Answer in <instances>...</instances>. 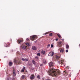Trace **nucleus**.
<instances>
[{
  "mask_svg": "<svg viewBox=\"0 0 80 80\" xmlns=\"http://www.w3.org/2000/svg\"><path fill=\"white\" fill-rule=\"evenodd\" d=\"M49 73L50 75L52 77H57L60 75V71L58 69L51 68L49 69Z\"/></svg>",
  "mask_w": 80,
  "mask_h": 80,
  "instance_id": "1",
  "label": "nucleus"
},
{
  "mask_svg": "<svg viewBox=\"0 0 80 80\" xmlns=\"http://www.w3.org/2000/svg\"><path fill=\"white\" fill-rule=\"evenodd\" d=\"M37 38V36L36 35H34L30 37V40H32V41L36 40Z\"/></svg>",
  "mask_w": 80,
  "mask_h": 80,
  "instance_id": "2",
  "label": "nucleus"
},
{
  "mask_svg": "<svg viewBox=\"0 0 80 80\" xmlns=\"http://www.w3.org/2000/svg\"><path fill=\"white\" fill-rule=\"evenodd\" d=\"M22 42H23V39H18L17 40V42L18 43H22Z\"/></svg>",
  "mask_w": 80,
  "mask_h": 80,
  "instance_id": "3",
  "label": "nucleus"
},
{
  "mask_svg": "<svg viewBox=\"0 0 80 80\" xmlns=\"http://www.w3.org/2000/svg\"><path fill=\"white\" fill-rule=\"evenodd\" d=\"M21 60L24 62H27L29 60L28 58H22Z\"/></svg>",
  "mask_w": 80,
  "mask_h": 80,
  "instance_id": "4",
  "label": "nucleus"
},
{
  "mask_svg": "<svg viewBox=\"0 0 80 80\" xmlns=\"http://www.w3.org/2000/svg\"><path fill=\"white\" fill-rule=\"evenodd\" d=\"M53 62H50L49 63V66L50 67H53Z\"/></svg>",
  "mask_w": 80,
  "mask_h": 80,
  "instance_id": "5",
  "label": "nucleus"
},
{
  "mask_svg": "<svg viewBox=\"0 0 80 80\" xmlns=\"http://www.w3.org/2000/svg\"><path fill=\"white\" fill-rule=\"evenodd\" d=\"M10 44H7L6 43L4 45V46L5 47H10Z\"/></svg>",
  "mask_w": 80,
  "mask_h": 80,
  "instance_id": "6",
  "label": "nucleus"
},
{
  "mask_svg": "<svg viewBox=\"0 0 80 80\" xmlns=\"http://www.w3.org/2000/svg\"><path fill=\"white\" fill-rule=\"evenodd\" d=\"M32 49L34 50H37V48L35 46H32Z\"/></svg>",
  "mask_w": 80,
  "mask_h": 80,
  "instance_id": "7",
  "label": "nucleus"
},
{
  "mask_svg": "<svg viewBox=\"0 0 80 80\" xmlns=\"http://www.w3.org/2000/svg\"><path fill=\"white\" fill-rule=\"evenodd\" d=\"M17 65H20V63H21V62H20V61L18 60L17 61V62H16Z\"/></svg>",
  "mask_w": 80,
  "mask_h": 80,
  "instance_id": "8",
  "label": "nucleus"
},
{
  "mask_svg": "<svg viewBox=\"0 0 80 80\" xmlns=\"http://www.w3.org/2000/svg\"><path fill=\"white\" fill-rule=\"evenodd\" d=\"M41 53L42 55H45V51L43 50L41 52Z\"/></svg>",
  "mask_w": 80,
  "mask_h": 80,
  "instance_id": "9",
  "label": "nucleus"
},
{
  "mask_svg": "<svg viewBox=\"0 0 80 80\" xmlns=\"http://www.w3.org/2000/svg\"><path fill=\"white\" fill-rule=\"evenodd\" d=\"M66 48L67 49H69V45L68 44H67L66 46Z\"/></svg>",
  "mask_w": 80,
  "mask_h": 80,
  "instance_id": "10",
  "label": "nucleus"
},
{
  "mask_svg": "<svg viewBox=\"0 0 80 80\" xmlns=\"http://www.w3.org/2000/svg\"><path fill=\"white\" fill-rule=\"evenodd\" d=\"M13 75H14V76H16L17 74L15 73V70H14L13 71Z\"/></svg>",
  "mask_w": 80,
  "mask_h": 80,
  "instance_id": "11",
  "label": "nucleus"
},
{
  "mask_svg": "<svg viewBox=\"0 0 80 80\" xmlns=\"http://www.w3.org/2000/svg\"><path fill=\"white\" fill-rule=\"evenodd\" d=\"M12 63L11 62H9V66H12Z\"/></svg>",
  "mask_w": 80,
  "mask_h": 80,
  "instance_id": "12",
  "label": "nucleus"
},
{
  "mask_svg": "<svg viewBox=\"0 0 80 80\" xmlns=\"http://www.w3.org/2000/svg\"><path fill=\"white\" fill-rule=\"evenodd\" d=\"M35 78V76H31L30 77V79H31V80H33Z\"/></svg>",
  "mask_w": 80,
  "mask_h": 80,
  "instance_id": "13",
  "label": "nucleus"
},
{
  "mask_svg": "<svg viewBox=\"0 0 80 80\" xmlns=\"http://www.w3.org/2000/svg\"><path fill=\"white\" fill-rule=\"evenodd\" d=\"M64 52V49H62L61 50H60V52H61L62 53L63 52Z\"/></svg>",
  "mask_w": 80,
  "mask_h": 80,
  "instance_id": "14",
  "label": "nucleus"
},
{
  "mask_svg": "<svg viewBox=\"0 0 80 80\" xmlns=\"http://www.w3.org/2000/svg\"><path fill=\"white\" fill-rule=\"evenodd\" d=\"M22 49H24V50H25L26 49V46H23L22 47Z\"/></svg>",
  "mask_w": 80,
  "mask_h": 80,
  "instance_id": "15",
  "label": "nucleus"
},
{
  "mask_svg": "<svg viewBox=\"0 0 80 80\" xmlns=\"http://www.w3.org/2000/svg\"><path fill=\"white\" fill-rule=\"evenodd\" d=\"M32 63L33 64H35L36 63V62H35V61H34V60H32Z\"/></svg>",
  "mask_w": 80,
  "mask_h": 80,
  "instance_id": "16",
  "label": "nucleus"
},
{
  "mask_svg": "<svg viewBox=\"0 0 80 80\" xmlns=\"http://www.w3.org/2000/svg\"><path fill=\"white\" fill-rule=\"evenodd\" d=\"M26 45H28V47H29V46H30V44H29V43H28V42L26 43Z\"/></svg>",
  "mask_w": 80,
  "mask_h": 80,
  "instance_id": "17",
  "label": "nucleus"
},
{
  "mask_svg": "<svg viewBox=\"0 0 80 80\" xmlns=\"http://www.w3.org/2000/svg\"><path fill=\"white\" fill-rule=\"evenodd\" d=\"M56 59H58L60 58V57L58 56H56Z\"/></svg>",
  "mask_w": 80,
  "mask_h": 80,
  "instance_id": "18",
  "label": "nucleus"
},
{
  "mask_svg": "<svg viewBox=\"0 0 80 80\" xmlns=\"http://www.w3.org/2000/svg\"><path fill=\"white\" fill-rule=\"evenodd\" d=\"M43 62L44 63H45V64H46V63H47V62H46V61L45 60H43Z\"/></svg>",
  "mask_w": 80,
  "mask_h": 80,
  "instance_id": "19",
  "label": "nucleus"
},
{
  "mask_svg": "<svg viewBox=\"0 0 80 80\" xmlns=\"http://www.w3.org/2000/svg\"><path fill=\"white\" fill-rule=\"evenodd\" d=\"M57 35L58 36V37L59 38H60L61 37V36L60 35V34H59V33H58L57 34Z\"/></svg>",
  "mask_w": 80,
  "mask_h": 80,
  "instance_id": "20",
  "label": "nucleus"
},
{
  "mask_svg": "<svg viewBox=\"0 0 80 80\" xmlns=\"http://www.w3.org/2000/svg\"><path fill=\"white\" fill-rule=\"evenodd\" d=\"M54 52H52L51 57H52V56H53V55H54Z\"/></svg>",
  "mask_w": 80,
  "mask_h": 80,
  "instance_id": "21",
  "label": "nucleus"
},
{
  "mask_svg": "<svg viewBox=\"0 0 80 80\" xmlns=\"http://www.w3.org/2000/svg\"><path fill=\"white\" fill-rule=\"evenodd\" d=\"M37 78L38 79H40V75H38L37 76Z\"/></svg>",
  "mask_w": 80,
  "mask_h": 80,
  "instance_id": "22",
  "label": "nucleus"
},
{
  "mask_svg": "<svg viewBox=\"0 0 80 80\" xmlns=\"http://www.w3.org/2000/svg\"><path fill=\"white\" fill-rule=\"evenodd\" d=\"M47 47H48L47 48H49V47H50V44H48V45L47 46Z\"/></svg>",
  "mask_w": 80,
  "mask_h": 80,
  "instance_id": "23",
  "label": "nucleus"
},
{
  "mask_svg": "<svg viewBox=\"0 0 80 80\" xmlns=\"http://www.w3.org/2000/svg\"><path fill=\"white\" fill-rule=\"evenodd\" d=\"M22 79H24V78H25V76H24V75H22Z\"/></svg>",
  "mask_w": 80,
  "mask_h": 80,
  "instance_id": "24",
  "label": "nucleus"
},
{
  "mask_svg": "<svg viewBox=\"0 0 80 80\" xmlns=\"http://www.w3.org/2000/svg\"><path fill=\"white\" fill-rule=\"evenodd\" d=\"M61 63H62V64H63V63H64V61H63V60H61Z\"/></svg>",
  "mask_w": 80,
  "mask_h": 80,
  "instance_id": "25",
  "label": "nucleus"
},
{
  "mask_svg": "<svg viewBox=\"0 0 80 80\" xmlns=\"http://www.w3.org/2000/svg\"><path fill=\"white\" fill-rule=\"evenodd\" d=\"M25 72L24 69H22L21 71V72Z\"/></svg>",
  "mask_w": 80,
  "mask_h": 80,
  "instance_id": "26",
  "label": "nucleus"
},
{
  "mask_svg": "<svg viewBox=\"0 0 80 80\" xmlns=\"http://www.w3.org/2000/svg\"><path fill=\"white\" fill-rule=\"evenodd\" d=\"M62 44V42L60 41L58 42V44L59 45H60V44Z\"/></svg>",
  "mask_w": 80,
  "mask_h": 80,
  "instance_id": "27",
  "label": "nucleus"
},
{
  "mask_svg": "<svg viewBox=\"0 0 80 80\" xmlns=\"http://www.w3.org/2000/svg\"><path fill=\"white\" fill-rule=\"evenodd\" d=\"M51 54H52L51 52H49L48 54V56H52V55H51Z\"/></svg>",
  "mask_w": 80,
  "mask_h": 80,
  "instance_id": "28",
  "label": "nucleus"
},
{
  "mask_svg": "<svg viewBox=\"0 0 80 80\" xmlns=\"http://www.w3.org/2000/svg\"><path fill=\"white\" fill-rule=\"evenodd\" d=\"M37 55H38V56H40V53H38V54H37Z\"/></svg>",
  "mask_w": 80,
  "mask_h": 80,
  "instance_id": "29",
  "label": "nucleus"
},
{
  "mask_svg": "<svg viewBox=\"0 0 80 80\" xmlns=\"http://www.w3.org/2000/svg\"><path fill=\"white\" fill-rule=\"evenodd\" d=\"M35 58H36V59H38V56H36L35 57Z\"/></svg>",
  "mask_w": 80,
  "mask_h": 80,
  "instance_id": "30",
  "label": "nucleus"
},
{
  "mask_svg": "<svg viewBox=\"0 0 80 80\" xmlns=\"http://www.w3.org/2000/svg\"><path fill=\"white\" fill-rule=\"evenodd\" d=\"M53 45L52 44L51 45V48H53Z\"/></svg>",
  "mask_w": 80,
  "mask_h": 80,
  "instance_id": "31",
  "label": "nucleus"
},
{
  "mask_svg": "<svg viewBox=\"0 0 80 80\" xmlns=\"http://www.w3.org/2000/svg\"><path fill=\"white\" fill-rule=\"evenodd\" d=\"M52 33H50V34H49V36H52Z\"/></svg>",
  "mask_w": 80,
  "mask_h": 80,
  "instance_id": "32",
  "label": "nucleus"
},
{
  "mask_svg": "<svg viewBox=\"0 0 80 80\" xmlns=\"http://www.w3.org/2000/svg\"><path fill=\"white\" fill-rule=\"evenodd\" d=\"M48 33H49V32H46V33H45V35H47V34H48Z\"/></svg>",
  "mask_w": 80,
  "mask_h": 80,
  "instance_id": "33",
  "label": "nucleus"
},
{
  "mask_svg": "<svg viewBox=\"0 0 80 80\" xmlns=\"http://www.w3.org/2000/svg\"><path fill=\"white\" fill-rule=\"evenodd\" d=\"M68 52V49H67L66 50V52L67 53V52Z\"/></svg>",
  "mask_w": 80,
  "mask_h": 80,
  "instance_id": "34",
  "label": "nucleus"
},
{
  "mask_svg": "<svg viewBox=\"0 0 80 80\" xmlns=\"http://www.w3.org/2000/svg\"><path fill=\"white\" fill-rule=\"evenodd\" d=\"M15 78H12V80H15Z\"/></svg>",
  "mask_w": 80,
  "mask_h": 80,
  "instance_id": "35",
  "label": "nucleus"
},
{
  "mask_svg": "<svg viewBox=\"0 0 80 80\" xmlns=\"http://www.w3.org/2000/svg\"><path fill=\"white\" fill-rule=\"evenodd\" d=\"M25 67H23V68H22V69L23 70H25Z\"/></svg>",
  "mask_w": 80,
  "mask_h": 80,
  "instance_id": "36",
  "label": "nucleus"
},
{
  "mask_svg": "<svg viewBox=\"0 0 80 80\" xmlns=\"http://www.w3.org/2000/svg\"><path fill=\"white\" fill-rule=\"evenodd\" d=\"M26 40L28 41V40H29V39H28V38H27L26 39Z\"/></svg>",
  "mask_w": 80,
  "mask_h": 80,
  "instance_id": "37",
  "label": "nucleus"
},
{
  "mask_svg": "<svg viewBox=\"0 0 80 80\" xmlns=\"http://www.w3.org/2000/svg\"><path fill=\"white\" fill-rule=\"evenodd\" d=\"M56 41H58V38H57L56 40Z\"/></svg>",
  "mask_w": 80,
  "mask_h": 80,
  "instance_id": "38",
  "label": "nucleus"
},
{
  "mask_svg": "<svg viewBox=\"0 0 80 80\" xmlns=\"http://www.w3.org/2000/svg\"><path fill=\"white\" fill-rule=\"evenodd\" d=\"M40 65V66H41V67H42V66H43V64H41Z\"/></svg>",
  "mask_w": 80,
  "mask_h": 80,
  "instance_id": "39",
  "label": "nucleus"
},
{
  "mask_svg": "<svg viewBox=\"0 0 80 80\" xmlns=\"http://www.w3.org/2000/svg\"><path fill=\"white\" fill-rule=\"evenodd\" d=\"M35 43H37V41H34Z\"/></svg>",
  "mask_w": 80,
  "mask_h": 80,
  "instance_id": "40",
  "label": "nucleus"
},
{
  "mask_svg": "<svg viewBox=\"0 0 80 80\" xmlns=\"http://www.w3.org/2000/svg\"><path fill=\"white\" fill-rule=\"evenodd\" d=\"M42 80H44V78H42Z\"/></svg>",
  "mask_w": 80,
  "mask_h": 80,
  "instance_id": "41",
  "label": "nucleus"
},
{
  "mask_svg": "<svg viewBox=\"0 0 80 80\" xmlns=\"http://www.w3.org/2000/svg\"><path fill=\"white\" fill-rule=\"evenodd\" d=\"M7 80H9V78H7Z\"/></svg>",
  "mask_w": 80,
  "mask_h": 80,
  "instance_id": "42",
  "label": "nucleus"
},
{
  "mask_svg": "<svg viewBox=\"0 0 80 80\" xmlns=\"http://www.w3.org/2000/svg\"><path fill=\"white\" fill-rule=\"evenodd\" d=\"M62 41L64 40V39H62Z\"/></svg>",
  "mask_w": 80,
  "mask_h": 80,
  "instance_id": "43",
  "label": "nucleus"
}]
</instances>
